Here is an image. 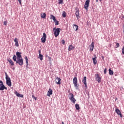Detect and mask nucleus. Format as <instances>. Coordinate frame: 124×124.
Segmentation results:
<instances>
[{
    "label": "nucleus",
    "instance_id": "obj_1",
    "mask_svg": "<svg viewBox=\"0 0 124 124\" xmlns=\"http://www.w3.org/2000/svg\"><path fill=\"white\" fill-rule=\"evenodd\" d=\"M53 31H54V36L55 37H58L60 35V32H61V29L60 28H54L53 29Z\"/></svg>",
    "mask_w": 124,
    "mask_h": 124
},
{
    "label": "nucleus",
    "instance_id": "obj_2",
    "mask_svg": "<svg viewBox=\"0 0 124 124\" xmlns=\"http://www.w3.org/2000/svg\"><path fill=\"white\" fill-rule=\"evenodd\" d=\"M6 75V84L9 86V87H11L12 86V84L11 83V79H10V78L7 75V74L6 73H5Z\"/></svg>",
    "mask_w": 124,
    "mask_h": 124
},
{
    "label": "nucleus",
    "instance_id": "obj_3",
    "mask_svg": "<svg viewBox=\"0 0 124 124\" xmlns=\"http://www.w3.org/2000/svg\"><path fill=\"white\" fill-rule=\"evenodd\" d=\"M69 95L70 96L69 97V99L71 100L74 104H75V102H76V99H75V98H74V95L72 93H69Z\"/></svg>",
    "mask_w": 124,
    "mask_h": 124
},
{
    "label": "nucleus",
    "instance_id": "obj_4",
    "mask_svg": "<svg viewBox=\"0 0 124 124\" xmlns=\"http://www.w3.org/2000/svg\"><path fill=\"white\" fill-rule=\"evenodd\" d=\"M16 62L18 63L19 65H23L24 64V60L23 58H17Z\"/></svg>",
    "mask_w": 124,
    "mask_h": 124
},
{
    "label": "nucleus",
    "instance_id": "obj_5",
    "mask_svg": "<svg viewBox=\"0 0 124 124\" xmlns=\"http://www.w3.org/2000/svg\"><path fill=\"white\" fill-rule=\"evenodd\" d=\"M43 34V36L41 39V42L42 43H45L46 42V38H47V35L45 32H44Z\"/></svg>",
    "mask_w": 124,
    "mask_h": 124
},
{
    "label": "nucleus",
    "instance_id": "obj_6",
    "mask_svg": "<svg viewBox=\"0 0 124 124\" xmlns=\"http://www.w3.org/2000/svg\"><path fill=\"white\" fill-rule=\"evenodd\" d=\"M95 76L96 81H97L98 83H100V82H101V77H100L99 74H97L95 75Z\"/></svg>",
    "mask_w": 124,
    "mask_h": 124
},
{
    "label": "nucleus",
    "instance_id": "obj_7",
    "mask_svg": "<svg viewBox=\"0 0 124 124\" xmlns=\"http://www.w3.org/2000/svg\"><path fill=\"white\" fill-rule=\"evenodd\" d=\"M77 83H78L77 78H76V77L74 78H73V84H74V85L75 86V87L77 89H78V86L77 85Z\"/></svg>",
    "mask_w": 124,
    "mask_h": 124
},
{
    "label": "nucleus",
    "instance_id": "obj_8",
    "mask_svg": "<svg viewBox=\"0 0 124 124\" xmlns=\"http://www.w3.org/2000/svg\"><path fill=\"white\" fill-rule=\"evenodd\" d=\"M89 5H90V0H87L84 5V8L86 10H88Z\"/></svg>",
    "mask_w": 124,
    "mask_h": 124
},
{
    "label": "nucleus",
    "instance_id": "obj_9",
    "mask_svg": "<svg viewBox=\"0 0 124 124\" xmlns=\"http://www.w3.org/2000/svg\"><path fill=\"white\" fill-rule=\"evenodd\" d=\"M93 48H94V43L92 42L90 46V52H93Z\"/></svg>",
    "mask_w": 124,
    "mask_h": 124
},
{
    "label": "nucleus",
    "instance_id": "obj_10",
    "mask_svg": "<svg viewBox=\"0 0 124 124\" xmlns=\"http://www.w3.org/2000/svg\"><path fill=\"white\" fill-rule=\"evenodd\" d=\"M115 112L117 114V115H119L121 118H123V115H122V113L121 112V111L120 110V109L118 108H116Z\"/></svg>",
    "mask_w": 124,
    "mask_h": 124
},
{
    "label": "nucleus",
    "instance_id": "obj_11",
    "mask_svg": "<svg viewBox=\"0 0 124 124\" xmlns=\"http://www.w3.org/2000/svg\"><path fill=\"white\" fill-rule=\"evenodd\" d=\"M61 81H62V79L60 78H55V81L57 85H61Z\"/></svg>",
    "mask_w": 124,
    "mask_h": 124
},
{
    "label": "nucleus",
    "instance_id": "obj_12",
    "mask_svg": "<svg viewBox=\"0 0 124 124\" xmlns=\"http://www.w3.org/2000/svg\"><path fill=\"white\" fill-rule=\"evenodd\" d=\"M82 83H83V84L85 85V87L87 88V77H84L83 78V79H82Z\"/></svg>",
    "mask_w": 124,
    "mask_h": 124
},
{
    "label": "nucleus",
    "instance_id": "obj_13",
    "mask_svg": "<svg viewBox=\"0 0 124 124\" xmlns=\"http://www.w3.org/2000/svg\"><path fill=\"white\" fill-rule=\"evenodd\" d=\"M52 94H53V90H52V89L49 88L47 92V96H50V95Z\"/></svg>",
    "mask_w": 124,
    "mask_h": 124
},
{
    "label": "nucleus",
    "instance_id": "obj_14",
    "mask_svg": "<svg viewBox=\"0 0 124 124\" xmlns=\"http://www.w3.org/2000/svg\"><path fill=\"white\" fill-rule=\"evenodd\" d=\"M14 41V42H15V46H16V47H19V42L18 41V38H15Z\"/></svg>",
    "mask_w": 124,
    "mask_h": 124
},
{
    "label": "nucleus",
    "instance_id": "obj_15",
    "mask_svg": "<svg viewBox=\"0 0 124 124\" xmlns=\"http://www.w3.org/2000/svg\"><path fill=\"white\" fill-rule=\"evenodd\" d=\"M21 54H22V53L19 52L18 51H17L16 52V55L17 59H21V58H22V55H21Z\"/></svg>",
    "mask_w": 124,
    "mask_h": 124
},
{
    "label": "nucleus",
    "instance_id": "obj_16",
    "mask_svg": "<svg viewBox=\"0 0 124 124\" xmlns=\"http://www.w3.org/2000/svg\"><path fill=\"white\" fill-rule=\"evenodd\" d=\"M15 94L18 97H24L23 94H21L19 93H18L17 91L15 92Z\"/></svg>",
    "mask_w": 124,
    "mask_h": 124
},
{
    "label": "nucleus",
    "instance_id": "obj_17",
    "mask_svg": "<svg viewBox=\"0 0 124 124\" xmlns=\"http://www.w3.org/2000/svg\"><path fill=\"white\" fill-rule=\"evenodd\" d=\"M76 17L78 19H79V18H80V14H79V9H78L76 12Z\"/></svg>",
    "mask_w": 124,
    "mask_h": 124
},
{
    "label": "nucleus",
    "instance_id": "obj_18",
    "mask_svg": "<svg viewBox=\"0 0 124 124\" xmlns=\"http://www.w3.org/2000/svg\"><path fill=\"white\" fill-rule=\"evenodd\" d=\"M4 90H7V88L4 85H2L0 86V91H3Z\"/></svg>",
    "mask_w": 124,
    "mask_h": 124
},
{
    "label": "nucleus",
    "instance_id": "obj_19",
    "mask_svg": "<svg viewBox=\"0 0 124 124\" xmlns=\"http://www.w3.org/2000/svg\"><path fill=\"white\" fill-rule=\"evenodd\" d=\"M74 46H73L72 45H71L69 46L68 51H71V50H74Z\"/></svg>",
    "mask_w": 124,
    "mask_h": 124
},
{
    "label": "nucleus",
    "instance_id": "obj_20",
    "mask_svg": "<svg viewBox=\"0 0 124 124\" xmlns=\"http://www.w3.org/2000/svg\"><path fill=\"white\" fill-rule=\"evenodd\" d=\"M8 62H9L10 63L11 65H14V62H13V61H12L11 59H8Z\"/></svg>",
    "mask_w": 124,
    "mask_h": 124
},
{
    "label": "nucleus",
    "instance_id": "obj_21",
    "mask_svg": "<svg viewBox=\"0 0 124 124\" xmlns=\"http://www.w3.org/2000/svg\"><path fill=\"white\" fill-rule=\"evenodd\" d=\"M78 25H75V24H74L73 25V29L74 30H75L76 31H78Z\"/></svg>",
    "mask_w": 124,
    "mask_h": 124
},
{
    "label": "nucleus",
    "instance_id": "obj_22",
    "mask_svg": "<svg viewBox=\"0 0 124 124\" xmlns=\"http://www.w3.org/2000/svg\"><path fill=\"white\" fill-rule=\"evenodd\" d=\"M50 19H52L53 21H56V17L53 15H50Z\"/></svg>",
    "mask_w": 124,
    "mask_h": 124
},
{
    "label": "nucleus",
    "instance_id": "obj_23",
    "mask_svg": "<svg viewBox=\"0 0 124 124\" xmlns=\"http://www.w3.org/2000/svg\"><path fill=\"white\" fill-rule=\"evenodd\" d=\"M93 63H94V65L97 63V61H96L95 57L94 58H93Z\"/></svg>",
    "mask_w": 124,
    "mask_h": 124
},
{
    "label": "nucleus",
    "instance_id": "obj_24",
    "mask_svg": "<svg viewBox=\"0 0 124 124\" xmlns=\"http://www.w3.org/2000/svg\"><path fill=\"white\" fill-rule=\"evenodd\" d=\"M109 71V75H114V72L111 70V69H109L108 70Z\"/></svg>",
    "mask_w": 124,
    "mask_h": 124
},
{
    "label": "nucleus",
    "instance_id": "obj_25",
    "mask_svg": "<svg viewBox=\"0 0 124 124\" xmlns=\"http://www.w3.org/2000/svg\"><path fill=\"white\" fill-rule=\"evenodd\" d=\"M75 108L77 110H80V107L79 106V104H76L75 105Z\"/></svg>",
    "mask_w": 124,
    "mask_h": 124
},
{
    "label": "nucleus",
    "instance_id": "obj_26",
    "mask_svg": "<svg viewBox=\"0 0 124 124\" xmlns=\"http://www.w3.org/2000/svg\"><path fill=\"white\" fill-rule=\"evenodd\" d=\"M41 18L45 19V18H46V14L44 13L43 14H41Z\"/></svg>",
    "mask_w": 124,
    "mask_h": 124
},
{
    "label": "nucleus",
    "instance_id": "obj_27",
    "mask_svg": "<svg viewBox=\"0 0 124 124\" xmlns=\"http://www.w3.org/2000/svg\"><path fill=\"white\" fill-rule=\"evenodd\" d=\"M39 57L40 60V61L43 60V55L42 54H39Z\"/></svg>",
    "mask_w": 124,
    "mask_h": 124
},
{
    "label": "nucleus",
    "instance_id": "obj_28",
    "mask_svg": "<svg viewBox=\"0 0 124 124\" xmlns=\"http://www.w3.org/2000/svg\"><path fill=\"white\" fill-rule=\"evenodd\" d=\"M13 60L14 62H17V57H16V55H14Z\"/></svg>",
    "mask_w": 124,
    "mask_h": 124
},
{
    "label": "nucleus",
    "instance_id": "obj_29",
    "mask_svg": "<svg viewBox=\"0 0 124 124\" xmlns=\"http://www.w3.org/2000/svg\"><path fill=\"white\" fill-rule=\"evenodd\" d=\"M62 16L63 17V18H65L66 17V13L63 11L62 12Z\"/></svg>",
    "mask_w": 124,
    "mask_h": 124
},
{
    "label": "nucleus",
    "instance_id": "obj_30",
    "mask_svg": "<svg viewBox=\"0 0 124 124\" xmlns=\"http://www.w3.org/2000/svg\"><path fill=\"white\" fill-rule=\"evenodd\" d=\"M54 22L55 23V26H58V25H59V21L57 20V19H55Z\"/></svg>",
    "mask_w": 124,
    "mask_h": 124
},
{
    "label": "nucleus",
    "instance_id": "obj_31",
    "mask_svg": "<svg viewBox=\"0 0 124 124\" xmlns=\"http://www.w3.org/2000/svg\"><path fill=\"white\" fill-rule=\"evenodd\" d=\"M25 60H26V63H27L26 67H28V65H29V61H28V57H26Z\"/></svg>",
    "mask_w": 124,
    "mask_h": 124
},
{
    "label": "nucleus",
    "instance_id": "obj_32",
    "mask_svg": "<svg viewBox=\"0 0 124 124\" xmlns=\"http://www.w3.org/2000/svg\"><path fill=\"white\" fill-rule=\"evenodd\" d=\"M63 3V0H59V4H62Z\"/></svg>",
    "mask_w": 124,
    "mask_h": 124
},
{
    "label": "nucleus",
    "instance_id": "obj_33",
    "mask_svg": "<svg viewBox=\"0 0 124 124\" xmlns=\"http://www.w3.org/2000/svg\"><path fill=\"white\" fill-rule=\"evenodd\" d=\"M32 98H33L34 99H35V100H36L37 99V97L34 96V95H32Z\"/></svg>",
    "mask_w": 124,
    "mask_h": 124
},
{
    "label": "nucleus",
    "instance_id": "obj_34",
    "mask_svg": "<svg viewBox=\"0 0 124 124\" xmlns=\"http://www.w3.org/2000/svg\"><path fill=\"white\" fill-rule=\"evenodd\" d=\"M116 48L120 47V44H119V43H116Z\"/></svg>",
    "mask_w": 124,
    "mask_h": 124
},
{
    "label": "nucleus",
    "instance_id": "obj_35",
    "mask_svg": "<svg viewBox=\"0 0 124 124\" xmlns=\"http://www.w3.org/2000/svg\"><path fill=\"white\" fill-rule=\"evenodd\" d=\"M62 44H63V45H64L65 44V41H64V40H62Z\"/></svg>",
    "mask_w": 124,
    "mask_h": 124
},
{
    "label": "nucleus",
    "instance_id": "obj_36",
    "mask_svg": "<svg viewBox=\"0 0 124 124\" xmlns=\"http://www.w3.org/2000/svg\"><path fill=\"white\" fill-rule=\"evenodd\" d=\"M106 72H107V69L105 68L104 70V74H106Z\"/></svg>",
    "mask_w": 124,
    "mask_h": 124
},
{
    "label": "nucleus",
    "instance_id": "obj_37",
    "mask_svg": "<svg viewBox=\"0 0 124 124\" xmlns=\"http://www.w3.org/2000/svg\"><path fill=\"white\" fill-rule=\"evenodd\" d=\"M3 85V82H2V81L0 80V86H2Z\"/></svg>",
    "mask_w": 124,
    "mask_h": 124
},
{
    "label": "nucleus",
    "instance_id": "obj_38",
    "mask_svg": "<svg viewBox=\"0 0 124 124\" xmlns=\"http://www.w3.org/2000/svg\"><path fill=\"white\" fill-rule=\"evenodd\" d=\"M3 25H4V26H6V25H7V22H6V21H4Z\"/></svg>",
    "mask_w": 124,
    "mask_h": 124
},
{
    "label": "nucleus",
    "instance_id": "obj_39",
    "mask_svg": "<svg viewBox=\"0 0 124 124\" xmlns=\"http://www.w3.org/2000/svg\"><path fill=\"white\" fill-rule=\"evenodd\" d=\"M19 2V4H22V0H17Z\"/></svg>",
    "mask_w": 124,
    "mask_h": 124
},
{
    "label": "nucleus",
    "instance_id": "obj_40",
    "mask_svg": "<svg viewBox=\"0 0 124 124\" xmlns=\"http://www.w3.org/2000/svg\"><path fill=\"white\" fill-rule=\"evenodd\" d=\"M38 53H39V55H41V50H39L38 51Z\"/></svg>",
    "mask_w": 124,
    "mask_h": 124
},
{
    "label": "nucleus",
    "instance_id": "obj_41",
    "mask_svg": "<svg viewBox=\"0 0 124 124\" xmlns=\"http://www.w3.org/2000/svg\"><path fill=\"white\" fill-rule=\"evenodd\" d=\"M48 58H49L48 61H50L51 60V57H48Z\"/></svg>",
    "mask_w": 124,
    "mask_h": 124
},
{
    "label": "nucleus",
    "instance_id": "obj_42",
    "mask_svg": "<svg viewBox=\"0 0 124 124\" xmlns=\"http://www.w3.org/2000/svg\"><path fill=\"white\" fill-rule=\"evenodd\" d=\"M96 2H98V0H96Z\"/></svg>",
    "mask_w": 124,
    "mask_h": 124
},
{
    "label": "nucleus",
    "instance_id": "obj_43",
    "mask_svg": "<svg viewBox=\"0 0 124 124\" xmlns=\"http://www.w3.org/2000/svg\"><path fill=\"white\" fill-rule=\"evenodd\" d=\"M62 124H64V123H63V122H62Z\"/></svg>",
    "mask_w": 124,
    "mask_h": 124
},
{
    "label": "nucleus",
    "instance_id": "obj_44",
    "mask_svg": "<svg viewBox=\"0 0 124 124\" xmlns=\"http://www.w3.org/2000/svg\"><path fill=\"white\" fill-rule=\"evenodd\" d=\"M102 59H103L104 57L103 56L102 57Z\"/></svg>",
    "mask_w": 124,
    "mask_h": 124
},
{
    "label": "nucleus",
    "instance_id": "obj_45",
    "mask_svg": "<svg viewBox=\"0 0 124 124\" xmlns=\"http://www.w3.org/2000/svg\"><path fill=\"white\" fill-rule=\"evenodd\" d=\"M123 18H124V16H123Z\"/></svg>",
    "mask_w": 124,
    "mask_h": 124
}]
</instances>
